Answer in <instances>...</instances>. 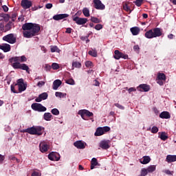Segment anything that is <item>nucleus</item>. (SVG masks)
Returning <instances> with one entry per match:
<instances>
[{"label":"nucleus","instance_id":"f257e3e1","mask_svg":"<svg viewBox=\"0 0 176 176\" xmlns=\"http://www.w3.org/2000/svg\"><path fill=\"white\" fill-rule=\"evenodd\" d=\"M22 30L25 31L23 32V36L25 38H32V36H35L39 34L41 25L33 23H26L22 25Z\"/></svg>","mask_w":176,"mask_h":176},{"label":"nucleus","instance_id":"f03ea898","mask_svg":"<svg viewBox=\"0 0 176 176\" xmlns=\"http://www.w3.org/2000/svg\"><path fill=\"white\" fill-rule=\"evenodd\" d=\"M45 131V128L42 126H32L26 129H23V133H28L31 135H42Z\"/></svg>","mask_w":176,"mask_h":176},{"label":"nucleus","instance_id":"7ed1b4c3","mask_svg":"<svg viewBox=\"0 0 176 176\" xmlns=\"http://www.w3.org/2000/svg\"><path fill=\"white\" fill-rule=\"evenodd\" d=\"M162 29L160 28H155L153 29H151L150 30L147 31L144 36L148 39H152L153 38H157L158 36H162Z\"/></svg>","mask_w":176,"mask_h":176},{"label":"nucleus","instance_id":"20e7f679","mask_svg":"<svg viewBox=\"0 0 176 176\" xmlns=\"http://www.w3.org/2000/svg\"><path fill=\"white\" fill-rule=\"evenodd\" d=\"M15 86H17L19 93H22V91H25L27 89V83H24V80L23 78L18 79Z\"/></svg>","mask_w":176,"mask_h":176},{"label":"nucleus","instance_id":"39448f33","mask_svg":"<svg viewBox=\"0 0 176 176\" xmlns=\"http://www.w3.org/2000/svg\"><path fill=\"white\" fill-rule=\"evenodd\" d=\"M12 67L14 69H22L23 71H26V72H29L28 71H30L28 65L24 63H20V62H15L12 63Z\"/></svg>","mask_w":176,"mask_h":176},{"label":"nucleus","instance_id":"423d86ee","mask_svg":"<svg viewBox=\"0 0 176 176\" xmlns=\"http://www.w3.org/2000/svg\"><path fill=\"white\" fill-rule=\"evenodd\" d=\"M111 131V128L109 126H103L97 128L94 135L96 137H100V135H104L105 133H108V131Z\"/></svg>","mask_w":176,"mask_h":176},{"label":"nucleus","instance_id":"0eeeda50","mask_svg":"<svg viewBox=\"0 0 176 176\" xmlns=\"http://www.w3.org/2000/svg\"><path fill=\"white\" fill-rule=\"evenodd\" d=\"M3 41L13 45L16 42L17 37L14 34H9L3 37Z\"/></svg>","mask_w":176,"mask_h":176},{"label":"nucleus","instance_id":"6e6552de","mask_svg":"<svg viewBox=\"0 0 176 176\" xmlns=\"http://www.w3.org/2000/svg\"><path fill=\"white\" fill-rule=\"evenodd\" d=\"M32 109L37 112H45L47 109L41 103H33L32 104Z\"/></svg>","mask_w":176,"mask_h":176},{"label":"nucleus","instance_id":"1a4fd4ad","mask_svg":"<svg viewBox=\"0 0 176 176\" xmlns=\"http://www.w3.org/2000/svg\"><path fill=\"white\" fill-rule=\"evenodd\" d=\"M78 115H80L82 119H83L84 120H87L86 116H87L88 118H91V116H93L94 114L89 110L82 109L78 111Z\"/></svg>","mask_w":176,"mask_h":176},{"label":"nucleus","instance_id":"9d476101","mask_svg":"<svg viewBox=\"0 0 176 176\" xmlns=\"http://www.w3.org/2000/svg\"><path fill=\"white\" fill-rule=\"evenodd\" d=\"M10 63H25L27 61V57L25 56L12 57L9 59Z\"/></svg>","mask_w":176,"mask_h":176},{"label":"nucleus","instance_id":"9b49d317","mask_svg":"<svg viewBox=\"0 0 176 176\" xmlns=\"http://www.w3.org/2000/svg\"><path fill=\"white\" fill-rule=\"evenodd\" d=\"M94 6L95 9L97 10H105V5L101 2V0H94Z\"/></svg>","mask_w":176,"mask_h":176},{"label":"nucleus","instance_id":"f8f14e48","mask_svg":"<svg viewBox=\"0 0 176 176\" xmlns=\"http://www.w3.org/2000/svg\"><path fill=\"white\" fill-rule=\"evenodd\" d=\"M73 21H75V23H76L78 25H83L86 24V23H87V19L75 16L73 18Z\"/></svg>","mask_w":176,"mask_h":176},{"label":"nucleus","instance_id":"ddd939ff","mask_svg":"<svg viewBox=\"0 0 176 176\" xmlns=\"http://www.w3.org/2000/svg\"><path fill=\"white\" fill-rule=\"evenodd\" d=\"M48 159L54 162H58V160H60V154H58V153L52 152L48 155Z\"/></svg>","mask_w":176,"mask_h":176},{"label":"nucleus","instance_id":"4468645a","mask_svg":"<svg viewBox=\"0 0 176 176\" xmlns=\"http://www.w3.org/2000/svg\"><path fill=\"white\" fill-rule=\"evenodd\" d=\"M21 6L25 10L30 9V8L32 6V1L29 0H22Z\"/></svg>","mask_w":176,"mask_h":176},{"label":"nucleus","instance_id":"2eb2a0df","mask_svg":"<svg viewBox=\"0 0 176 176\" xmlns=\"http://www.w3.org/2000/svg\"><path fill=\"white\" fill-rule=\"evenodd\" d=\"M39 148L41 152H42V153H45V152H47L49 151V144L45 142H41L39 144Z\"/></svg>","mask_w":176,"mask_h":176},{"label":"nucleus","instance_id":"dca6fc26","mask_svg":"<svg viewBox=\"0 0 176 176\" xmlns=\"http://www.w3.org/2000/svg\"><path fill=\"white\" fill-rule=\"evenodd\" d=\"M67 17H69L68 14H58L54 15L52 19L56 21H59V20H63V19H67Z\"/></svg>","mask_w":176,"mask_h":176},{"label":"nucleus","instance_id":"f3484780","mask_svg":"<svg viewBox=\"0 0 176 176\" xmlns=\"http://www.w3.org/2000/svg\"><path fill=\"white\" fill-rule=\"evenodd\" d=\"M100 148L102 149H109L111 148V146H109V140H102L100 142L99 144Z\"/></svg>","mask_w":176,"mask_h":176},{"label":"nucleus","instance_id":"a211bd4d","mask_svg":"<svg viewBox=\"0 0 176 176\" xmlns=\"http://www.w3.org/2000/svg\"><path fill=\"white\" fill-rule=\"evenodd\" d=\"M139 91H149L151 90V87L146 84H141L137 87Z\"/></svg>","mask_w":176,"mask_h":176},{"label":"nucleus","instance_id":"6ab92c4d","mask_svg":"<svg viewBox=\"0 0 176 176\" xmlns=\"http://www.w3.org/2000/svg\"><path fill=\"white\" fill-rule=\"evenodd\" d=\"M167 163H174L176 162V155H168L166 158Z\"/></svg>","mask_w":176,"mask_h":176},{"label":"nucleus","instance_id":"aec40b11","mask_svg":"<svg viewBox=\"0 0 176 176\" xmlns=\"http://www.w3.org/2000/svg\"><path fill=\"white\" fill-rule=\"evenodd\" d=\"M63 84V82H61L60 80H55L54 82H53V84H52V89L54 90H57V89H58V87Z\"/></svg>","mask_w":176,"mask_h":176},{"label":"nucleus","instance_id":"412c9836","mask_svg":"<svg viewBox=\"0 0 176 176\" xmlns=\"http://www.w3.org/2000/svg\"><path fill=\"white\" fill-rule=\"evenodd\" d=\"M160 118H161V119H170V118H171V116L170 115V113L168 111H162L160 114Z\"/></svg>","mask_w":176,"mask_h":176},{"label":"nucleus","instance_id":"4be33fe9","mask_svg":"<svg viewBox=\"0 0 176 176\" xmlns=\"http://www.w3.org/2000/svg\"><path fill=\"white\" fill-rule=\"evenodd\" d=\"M74 145L78 149H85V144L82 141H77L74 143Z\"/></svg>","mask_w":176,"mask_h":176},{"label":"nucleus","instance_id":"5701e85b","mask_svg":"<svg viewBox=\"0 0 176 176\" xmlns=\"http://www.w3.org/2000/svg\"><path fill=\"white\" fill-rule=\"evenodd\" d=\"M130 31L133 35H138V34H140V28L135 26V27L131 28L130 29Z\"/></svg>","mask_w":176,"mask_h":176},{"label":"nucleus","instance_id":"b1692460","mask_svg":"<svg viewBox=\"0 0 176 176\" xmlns=\"http://www.w3.org/2000/svg\"><path fill=\"white\" fill-rule=\"evenodd\" d=\"M142 164H148L149 162H151V157L150 156H144L143 160H140Z\"/></svg>","mask_w":176,"mask_h":176},{"label":"nucleus","instance_id":"393cba45","mask_svg":"<svg viewBox=\"0 0 176 176\" xmlns=\"http://www.w3.org/2000/svg\"><path fill=\"white\" fill-rule=\"evenodd\" d=\"M0 49L3 50L5 53H8V52H10V45H0Z\"/></svg>","mask_w":176,"mask_h":176},{"label":"nucleus","instance_id":"a878e982","mask_svg":"<svg viewBox=\"0 0 176 176\" xmlns=\"http://www.w3.org/2000/svg\"><path fill=\"white\" fill-rule=\"evenodd\" d=\"M95 166H98V161H97V158L94 157L91 162V170H94Z\"/></svg>","mask_w":176,"mask_h":176},{"label":"nucleus","instance_id":"bb28decb","mask_svg":"<svg viewBox=\"0 0 176 176\" xmlns=\"http://www.w3.org/2000/svg\"><path fill=\"white\" fill-rule=\"evenodd\" d=\"M114 54V58H116V60H120L122 58V52H120L119 50H115Z\"/></svg>","mask_w":176,"mask_h":176},{"label":"nucleus","instance_id":"cd10ccee","mask_svg":"<svg viewBox=\"0 0 176 176\" xmlns=\"http://www.w3.org/2000/svg\"><path fill=\"white\" fill-rule=\"evenodd\" d=\"M146 169H147L148 173H152L153 171H156V165H151Z\"/></svg>","mask_w":176,"mask_h":176},{"label":"nucleus","instance_id":"c85d7f7f","mask_svg":"<svg viewBox=\"0 0 176 176\" xmlns=\"http://www.w3.org/2000/svg\"><path fill=\"white\" fill-rule=\"evenodd\" d=\"M52 113H45L43 118L45 120H47V122H49L50 120H52Z\"/></svg>","mask_w":176,"mask_h":176},{"label":"nucleus","instance_id":"c756f323","mask_svg":"<svg viewBox=\"0 0 176 176\" xmlns=\"http://www.w3.org/2000/svg\"><path fill=\"white\" fill-rule=\"evenodd\" d=\"M82 14L85 17H90V10H89V8H84L82 10Z\"/></svg>","mask_w":176,"mask_h":176},{"label":"nucleus","instance_id":"7c9ffc66","mask_svg":"<svg viewBox=\"0 0 176 176\" xmlns=\"http://www.w3.org/2000/svg\"><path fill=\"white\" fill-rule=\"evenodd\" d=\"M82 67V63L78 62V61H74L72 63V68H81Z\"/></svg>","mask_w":176,"mask_h":176},{"label":"nucleus","instance_id":"2f4dec72","mask_svg":"<svg viewBox=\"0 0 176 176\" xmlns=\"http://www.w3.org/2000/svg\"><path fill=\"white\" fill-rule=\"evenodd\" d=\"M158 80H166V74L163 73H159L157 75Z\"/></svg>","mask_w":176,"mask_h":176},{"label":"nucleus","instance_id":"473e14b6","mask_svg":"<svg viewBox=\"0 0 176 176\" xmlns=\"http://www.w3.org/2000/svg\"><path fill=\"white\" fill-rule=\"evenodd\" d=\"M148 172L146 168H142L140 171V175L139 176H146V175H148Z\"/></svg>","mask_w":176,"mask_h":176},{"label":"nucleus","instance_id":"72a5a7b5","mask_svg":"<svg viewBox=\"0 0 176 176\" xmlns=\"http://www.w3.org/2000/svg\"><path fill=\"white\" fill-rule=\"evenodd\" d=\"M88 54L92 57H97V50H91L88 52Z\"/></svg>","mask_w":176,"mask_h":176},{"label":"nucleus","instance_id":"f704fd0d","mask_svg":"<svg viewBox=\"0 0 176 176\" xmlns=\"http://www.w3.org/2000/svg\"><path fill=\"white\" fill-rule=\"evenodd\" d=\"M51 52L52 53H60V49L57 47L56 45L51 46Z\"/></svg>","mask_w":176,"mask_h":176},{"label":"nucleus","instance_id":"c9c22d12","mask_svg":"<svg viewBox=\"0 0 176 176\" xmlns=\"http://www.w3.org/2000/svg\"><path fill=\"white\" fill-rule=\"evenodd\" d=\"M91 21L92 23H95V24H98V23H100L101 22V20H100L97 17L91 16Z\"/></svg>","mask_w":176,"mask_h":176},{"label":"nucleus","instance_id":"e433bc0d","mask_svg":"<svg viewBox=\"0 0 176 176\" xmlns=\"http://www.w3.org/2000/svg\"><path fill=\"white\" fill-rule=\"evenodd\" d=\"M160 138H161L162 141H166V140L168 138V136L166 135V132H162L160 134Z\"/></svg>","mask_w":176,"mask_h":176},{"label":"nucleus","instance_id":"4c0bfd02","mask_svg":"<svg viewBox=\"0 0 176 176\" xmlns=\"http://www.w3.org/2000/svg\"><path fill=\"white\" fill-rule=\"evenodd\" d=\"M55 96L56 97H59V98H64L67 94H64L63 92H56Z\"/></svg>","mask_w":176,"mask_h":176},{"label":"nucleus","instance_id":"58836bf2","mask_svg":"<svg viewBox=\"0 0 176 176\" xmlns=\"http://www.w3.org/2000/svg\"><path fill=\"white\" fill-rule=\"evenodd\" d=\"M39 96L42 100H47V97H49V95L46 92L41 94Z\"/></svg>","mask_w":176,"mask_h":176},{"label":"nucleus","instance_id":"ea45409f","mask_svg":"<svg viewBox=\"0 0 176 176\" xmlns=\"http://www.w3.org/2000/svg\"><path fill=\"white\" fill-rule=\"evenodd\" d=\"M142 2H144V0H135V1H133V3H135V5L138 6V8H140V6L142 5Z\"/></svg>","mask_w":176,"mask_h":176},{"label":"nucleus","instance_id":"a19ab883","mask_svg":"<svg viewBox=\"0 0 176 176\" xmlns=\"http://www.w3.org/2000/svg\"><path fill=\"white\" fill-rule=\"evenodd\" d=\"M9 160H12V162H16V163H20V160L13 155L9 156Z\"/></svg>","mask_w":176,"mask_h":176},{"label":"nucleus","instance_id":"79ce46f5","mask_svg":"<svg viewBox=\"0 0 176 176\" xmlns=\"http://www.w3.org/2000/svg\"><path fill=\"white\" fill-rule=\"evenodd\" d=\"M51 112L52 115H55V116L60 115V111H58V109H52Z\"/></svg>","mask_w":176,"mask_h":176},{"label":"nucleus","instance_id":"37998d69","mask_svg":"<svg viewBox=\"0 0 176 176\" xmlns=\"http://www.w3.org/2000/svg\"><path fill=\"white\" fill-rule=\"evenodd\" d=\"M85 67H87V68H91V67H93V62H91L90 60L86 61Z\"/></svg>","mask_w":176,"mask_h":176},{"label":"nucleus","instance_id":"c03bdc74","mask_svg":"<svg viewBox=\"0 0 176 176\" xmlns=\"http://www.w3.org/2000/svg\"><path fill=\"white\" fill-rule=\"evenodd\" d=\"M157 131H159V128L156 126H153L151 129V133H153V134H156Z\"/></svg>","mask_w":176,"mask_h":176},{"label":"nucleus","instance_id":"a18cd8bd","mask_svg":"<svg viewBox=\"0 0 176 176\" xmlns=\"http://www.w3.org/2000/svg\"><path fill=\"white\" fill-rule=\"evenodd\" d=\"M123 8L124 10H125L126 12H129V13H131V9H130V6H129V5L125 4Z\"/></svg>","mask_w":176,"mask_h":176},{"label":"nucleus","instance_id":"49530a36","mask_svg":"<svg viewBox=\"0 0 176 176\" xmlns=\"http://www.w3.org/2000/svg\"><path fill=\"white\" fill-rule=\"evenodd\" d=\"M65 82L67 83V85H75V80L72 78L67 80Z\"/></svg>","mask_w":176,"mask_h":176},{"label":"nucleus","instance_id":"de8ad7c7","mask_svg":"<svg viewBox=\"0 0 176 176\" xmlns=\"http://www.w3.org/2000/svg\"><path fill=\"white\" fill-rule=\"evenodd\" d=\"M52 69H58V68H60V66L58 63H54L52 65Z\"/></svg>","mask_w":176,"mask_h":176},{"label":"nucleus","instance_id":"09e8293b","mask_svg":"<svg viewBox=\"0 0 176 176\" xmlns=\"http://www.w3.org/2000/svg\"><path fill=\"white\" fill-rule=\"evenodd\" d=\"M6 31H10V30H12V24L10 23H8L5 26Z\"/></svg>","mask_w":176,"mask_h":176},{"label":"nucleus","instance_id":"8fccbe9b","mask_svg":"<svg viewBox=\"0 0 176 176\" xmlns=\"http://www.w3.org/2000/svg\"><path fill=\"white\" fill-rule=\"evenodd\" d=\"M15 87H16L15 84H14V85H11V91H12V93L17 94V93H19V91H17L15 89Z\"/></svg>","mask_w":176,"mask_h":176},{"label":"nucleus","instance_id":"3c124183","mask_svg":"<svg viewBox=\"0 0 176 176\" xmlns=\"http://www.w3.org/2000/svg\"><path fill=\"white\" fill-rule=\"evenodd\" d=\"M115 107H116L117 108H118V109H124V107H123L122 105H121L119 103H115L114 104Z\"/></svg>","mask_w":176,"mask_h":176},{"label":"nucleus","instance_id":"603ef678","mask_svg":"<svg viewBox=\"0 0 176 176\" xmlns=\"http://www.w3.org/2000/svg\"><path fill=\"white\" fill-rule=\"evenodd\" d=\"M95 30H96L97 31H100V30H102V25L101 24H97L95 26Z\"/></svg>","mask_w":176,"mask_h":176},{"label":"nucleus","instance_id":"864d4df0","mask_svg":"<svg viewBox=\"0 0 176 176\" xmlns=\"http://www.w3.org/2000/svg\"><path fill=\"white\" fill-rule=\"evenodd\" d=\"M133 50L136 52V53H139L140 52V47L138 46V45H134Z\"/></svg>","mask_w":176,"mask_h":176},{"label":"nucleus","instance_id":"5fc2aeb1","mask_svg":"<svg viewBox=\"0 0 176 176\" xmlns=\"http://www.w3.org/2000/svg\"><path fill=\"white\" fill-rule=\"evenodd\" d=\"M37 86H38V87H42V86H45V82L44 81H39L37 83Z\"/></svg>","mask_w":176,"mask_h":176},{"label":"nucleus","instance_id":"6e6d98bb","mask_svg":"<svg viewBox=\"0 0 176 176\" xmlns=\"http://www.w3.org/2000/svg\"><path fill=\"white\" fill-rule=\"evenodd\" d=\"M121 58H124V60H127V58H129V55L124 54L122 52Z\"/></svg>","mask_w":176,"mask_h":176},{"label":"nucleus","instance_id":"4d7b16f0","mask_svg":"<svg viewBox=\"0 0 176 176\" xmlns=\"http://www.w3.org/2000/svg\"><path fill=\"white\" fill-rule=\"evenodd\" d=\"M46 9H52L53 8V4L52 3H47L45 5Z\"/></svg>","mask_w":176,"mask_h":176},{"label":"nucleus","instance_id":"13d9d810","mask_svg":"<svg viewBox=\"0 0 176 176\" xmlns=\"http://www.w3.org/2000/svg\"><path fill=\"white\" fill-rule=\"evenodd\" d=\"M136 91L137 89H135V88L134 87H131L128 89L129 94H131L132 91Z\"/></svg>","mask_w":176,"mask_h":176},{"label":"nucleus","instance_id":"bf43d9fd","mask_svg":"<svg viewBox=\"0 0 176 176\" xmlns=\"http://www.w3.org/2000/svg\"><path fill=\"white\" fill-rule=\"evenodd\" d=\"M163 173H165V174H167V175H173V173H171L170 170H165L163 171Z\"/></svg>","mask_w":176,"mask_h":176},{"label":"nucleus","instance_id":"052dcab7","mask_svg":"<svg viewBox=\"0 0 176 176\" xmlns=\"http://www.w3.org/2000/svg\"><path fill=\"white\" fill-rule=\"evenodd\" d=\"M66 34H71V32H72V28H67L66 29V31H65Z\"/></svg>","mask_w":176,"mask_h":176},{"label":"nucleus","instance_id":"680f3d73","mask_svg":"<svg viewBox=\"0 0 176 176\" xmlns=\"http://www.w3.org/2000/svg\"><path fill=\"white\" fill-rule=\"evenodd\" d=\"M5 160V155L0 154V163H2Z\"/></svg>","mask_w":176,"mask_h":176},{"label":"nucleus","instance_id":"e2e57ef3","mask_svg":"<svg viewBox=\"0 0 176 176\" xmlns=\"http://www.w3.org/2000/svg\"><path fill=\"white\" fill-rule=\"evenodd\" d=\"M35 101L36 102H41V101H42V98H41L40 95L38 96V98L35 99Z\"/></svg>","mask_w":176,"mask_h":176},{"label":"nucleus","instance_id":"0e129e2a","mask_svg":"<svg viewBox=\"0 0 176 176\" xmlns=\"http://www.w3.org/2000/svg\"><path fill=\"white\" fill-rule=\"evenodd\" d=\"M17 17V14L14 13L12 14V21H14V20L16 19V18Z\"/></svg>","mask_w":176,"mask_h":176},{"label":"nucleus","instance_id":"69168bd1","mask_svg":"<svg viewBox=\"0 0 176 176\" xmlns=\"http://www.w3.org/2000/svg\"><path fill=\"white\" fill-rule=\"evenodd\" d=\"M2 8L4 12H8L9 10V8H8L6 6H3Z\"/></svg>","mask_w":176,"mask_h":176},{"label":"nucleus","instance_id":"338daca9","mask_svg":"<svg viewBox=\"0 0 176 176\" xmlns=\"http://www.w3.org/2000/svg\"><path fill=\"white\" fill-rule=\"evenodd\" d=\"M94 86H100V82H98L97 80H95Z\"/></svg>","mask_w":176,"mask_h":176},{"label":"nucleus","instance_id":"774afa93","mask_svg":"<svg viewBox=\"0 0 176 176\" xmlns=\"http://www.w3.org/2000/svg\"><path fill=\"white\" fill-rule=\"evenodd\" d=\"M32 176H39V173L34 171L32 173Z\"/></svg>","mask_w":176,"mask_h":176}]
</instances>
